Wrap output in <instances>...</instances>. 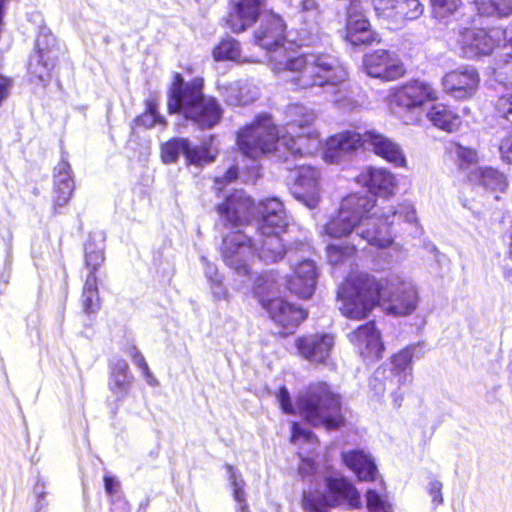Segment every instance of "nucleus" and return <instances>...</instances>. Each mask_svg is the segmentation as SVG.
Wrapping results in <instances>:
<instances>
[{
    "instance_id": "f257e3e1",
    "label": "nucleus",
    "mask_w": 512,
    "mask_h": 512,
    "mask_svg": "<svg viewBox=\"0 0 512 512\" xmlns=\"http://www.w3.org/2000/svg\"><path fill=\"white\" fill-rule=\"evenodd\" d=\"M216 209L221 223L230 228L248 223L256 211L262 215L253 238L237 230L223 239V260L238 275L250 274L249 262L253 257L257 256L265 263H275L285 253L288 254L279 236L288 225V218L283 203L278 198H267L256 206L244 191L239 190L229 195Z\"/></svg>"
},
{
    "instance_id": "f03ea898",
    "label": "nucleus",
    "mask_w": 512,
    "mask_h": 512,
    "mask_svg": "<svg viewBox=\"0 0 512 512\" xmlns=\"http://www.w3.org/2000/svg\"><path fill=\"white\" fill-rule=\"evenodd\" d=\"M400 220L416 222V210L410 202L380 206L375 196L368 192L347 195L341 201L337 215L323 227V232L333 238L353 235V243L328 245L329 263L338 265L350 260L361 242L380 249L389 247L393 243L390 226Z\"/></svg>"
},
{
    "instance_id": "7ed1b4c3",
    "label": "nucleus",
    "mask_w": 512,
    "mask_h": 512,
    "mask_svg": "<svg viewBox=\"0 0 512 512\" xmlns=\"http://www.w3.org/2000/svg\"><path fill=\"white\" fill-rule=\"evenodd\" d=\"M286 127H277L269 115H260L237 136L242 154L253 160L263 155L288 162L290 158L313 155L321 147L318 133L311 129L316 119L313 110L293 104L287 108Z\"/></svg>"
},
{
    "instance_id": "20e7f679",
    "label": "nucleus",
    "mask_w": 512,
    "mask_h": 512,
    "mask_svg": "<svg viewBox=\"0 0 512 512\" xmlns=\"http://www.w3.org/2000/svg\"><path fill=\"white\" fill-rule=\"evenodd\" d=\"M286 23L275 13L265 14L254 31V43L269 54L268 63L275 73H290V82L299 89L335 88L347 78L337 58L324 53L292 56L284 46Z\"/></svg>"
},
{
    "instance_id": "39448f33",
    "label": "nucleus",
    "mask_w": 512,
    "mask_h": 512,
    "mask_svg": "<svg viewBox=\"0 0 512 512\" xmlns=\"http://www.w3.org/2000/svg\"><path fill=\"white\" fill-rule=\"evenodd\" d=\"M390 292L376 279L365 272H354L348 276L338 290L339 310L348 319L366 318L379 303L388 297V311L399 316L411 314L417 307L418 293L413 283L393 279L387 282Z\"/></svg>"
},
{
    "instance_id": "423d86ee",
    "label": "nucleus",
    "mask_w": 512,
    "mask_h": 512,
    "mask_svg": "<svg viewBox=\"0 0 512 512\" xmlns=\"http://www.w3.org/2000/svg\"><path fill=\"white\" fill-rule=\"evenodd\" d=\"M202 86V79L184 83L182 76L176 74L167 106L170 113H180L200 128L209 129L219 123L222 108L216 99L203 95Z\"/></svg>"
},
{
    "instance_id": "0eeeda50",
    "label": "nucleus",
    "mask_w": 512,
    "mask_h": 512,
    "mask_svg": "<svg viewBox=\"0 0 512 512\" xmlns=\"http://www.w3.org/2000/svg\"><path fill=\"white\" fill-rule=\"evenodd\" d=\"M300 415L310 425L336 429L343 423L340 396L326 383L311 385L297 399Z\"/></svg>"
},
{
    "instance_id": "6e6552de",
    "label": "nucleus",
    "mask_w": 512,
    "mask_h": 512,
    "mask_svg": "<svg viewBox=\"0 0 512 512\" xmlns=\"http://www.w3.org/2000/svg\"><path fill=\"white\" fill-rule=\"evenodd\" d=\"M278 290L271 275H263L256 281L255 296L270 318L281 326L286 334L292 333L307 317L306 311L281 297H273Z\"/></svg>"
},
{
    "instance_id": "1a4fd4ad",
    "label": "nucleus",
    "mask_w": 512,
    "mask_h": 512,
    "mask_svg": "<svg viewBox=\"0 0 512 512\" xmlns=\"http://www.w3.org/2000/svg\"><path fill=\"white\" fill-rule=\"evenodd\" d=\"M424 352L420 343L413 344L400 350L398 353L391 357L389 376L382 386L379 384L377 388L373 382H381L384 377L385 370L377 369L374 373L373 380L370 384L377 389V393H383L385 390H391L393 396V403L396 407H400L403 400V393L398 392L396 387L406 386L413 381V359H420L423 357Z\"/></svg>"
},
{
    "instance_id": "9d476101",
    "label": "nucleus",
    "mask_w": 512,
    "mask_h": 512,
    "mask_svg": "<svg viewBox=\"0 0 512 512\" xmlns=\"http://www.w3.org/2000/svg\"><path fill=\"white\" fill-rule=\"evenodd\" d=\"M437 97V91L429 83L415 80L398 88L391 103L394 113L405 124L413 125L420 122L424 105L435 101Z\"/></svg>"
},
{
    "instance_id": "9b49d317",
    "label": "nucleus",
    "mask_w": 512,
    "mask_h": 512,
    "mask_svg": "<svg viewBox=\"0 0 512 512\" xmlns=\"http://www.w3.org/2000/svg\"><path fill=\"white\" fill-rule=\"evenodd\" d=\"M326 493L309 491L303 493L302 505L305 512H328V508L346 503L351 507L360 505L356 488L344 478H326Z\"/></svg>"
},
{
    "instance_id": "f8f14e48",
    "label": "nucleus",
    "mask_w": 512,
    "mask_h": 512,
    "mask_svg": "<svg viewBox=\"0 0 512 512\" xmlns=\"http://www.w3.org/2000/svg\"><path fill=\"white\" fill-rule=\"evenodd\" d=\"M310 253V245L302 242L288 249L289 261L293 263V275L288 279L287 287L291 293L302 299L313 295L318 278L315 262L306 257Z\"/></svg>"
},
{
    "instance_id": "ddd939ff",
    "label": "nucleus",
    "mask_w": 512,
    "mask_h": 512,
    "mask_svg": "<svg viewBox=\"0 0 512 512\" xmlns=\"http://www.w3.org/2000/svg\"><path fill=\"white\" fill-rule=\"evenodd\" d=\"M35 48L28 64L30 80L46 86L51 80L59 51L57 41L48 28L40 27Z\"/></svg>"
},
{
    "instance_id": "4468645a",
    "label": "nucleus",
    "mask_w": 512,
    "mask_h": 512,
    "mask_svg": "<svg viewBox=\"0 0 512 512\" xmlns=\"http://www.w3.org/2000/svg\"><path fill=\"white\" fill-rule=\"evenodd\" d=\"M323 11L316 0H302L298 6V26L296 36L289 32L290 41L298 46H315L326 38L321 31Z\"/></svg>"
},
{
    "instance_id": "2eb2a0df",
    "label": "nucleus",
    "mask_w": 512,
    "mask_h": 512,
    "mask_svg": "<svg viewBox=\"0 0 512 512\" xmlns=\"http://www.w3.org/2000/svg\"><path fill=\"white\" fill-rule=\"evenodd\" d=\"M512 35V27L503 29L493 27L488 31L484 29H466L461 34V42L466 53L470 57L488 55L495 48L502 51L503 43L509 42Z\"/></svg>"
},
{
    "instance_id": "dca6fc26",
    "label": "nucleus",
    "mask_w": 512,
    "mask_h": 512,
    "mask_svg": "<svg viewBox=\"0 0 512 512\" xmlns=\"http://www.w3.org/2000/svg\"><path fill=\"white\" fill-rule=\"evenodd\" d=\"M480 76L472 66H461L447 72L442 78L445 93L457 100L473 97L479 88Z\"/></svg>"
},
{
    "instance_id": "f3484780",
    "label": "nucleus",
    "mask_w": 512,
    "mask_h": 512,
    "mask_svg": "<svg viewBox=\"0 0 512 512\" xmlns=\"http://www.w3.org/2000/svg\"><path fill=\"white\" fill-rule=\"evenodd\" d=\"M291 194L309 209H314L320 202L319 172L311 166L301 165L296 171Z\"/></svg>"
},
{
    "instance_id": "a211bd4d",
    "label": "nucleus",
    "mask_w": 512,
    "mask_h": 512,
    "mask_svg": "<svg viewBox=\"0 0 512 512\" xmlns=\"http://www.w3.org/2000/svg\"><path fill=\"white\" fill-rule=\"evenodd\" d=\"M373 6L379 17L396 24L419 18L424 11L419 0H373Z\"/></svg>"
},
{
    "instance_id": "6ab92c4d",
    "label": "nucleus",
    "mask_w": 512,
    "mask_h": 512,
    "mask_svg": "<svg viewBox=\"0 0 512 512\" xmlns=\"http://www.w3.org/2000/svg\"><path fill=\"white\" fill-rule=\"evenodd\" d=\"M363 65L369 76L387 81L404 74V67L398 57L387 50H377L365 55Z\"/></svg>"
},
{
    "instance_id": "aec40b11",
    "label": "nucleus",
    "mask_w": 512,
    "mask_h": 512,
    "mask_svg": "<svg viewBox=\"0 0 512 512\" xmlns=\"http://www.w3.org/2000/svg\"><path fill=\"white\" fill-rule=\"evenodd\" d=\"M335 338L329 333H317L299 337L295 346L301 357L311 363H325L330 357Z\"/></svg>"
},
{
    "instance_id": "412c9836",
    "label": "nucleus",
    "mask_w": 512,
    "mask_h": 512,
    "mask_svg": "<svg viewBox=\"0 0 512 512\" xmlns=\"http://www.w3.org/2000/svg\"><path fill=\"white\" fill-rule=\"evenodd\" d=\"M267 0H230L231 10L228 26L234 33H241L251 27L259 18Z\"/></svg>"
},
{
    "instance_id": "4be33fe9",
    "label": "nucleus",
    "mask_w": 512,
    "mask_h": 512,
    "mask_svg": "<svg viewBox=\"0 0 512 512\" xmlns=\"http://www.w3.org/2000/svg\"><path fill=\"white\" fill-rule=\"evenodd\" d=\"M366 147L365 132L361 134L357 131H344L327 140L324 158L330 163L338 162L341 157Z\"/></svg>"
},
{
    "instance_id": "5701e85b",
    "label": "nucleus",
    "mask_w": 512,
    "mask_h": 512,
    "mask_svg": "<svg viewBox=\"0 0 512 512\" xmlns=\"http://www.w3.org/2000/svg\"><path fill=\"white\" fill-rule=\"evenodd\" d=\"M348 338L362 356L375 359L382 357L384 345L373 321L359 326L348 334Z\"/></svg>"
},
{
    "instance_id": "b1692460",
    "label": "nucleus",
    "mask_w": 512,
    "mask_h": 512,
    "mask_svg": "<svg viewBox=\"0 0 512 512\" xmlns=\"http://www.w3.org/2000/svg\"><path fill=\"white\" fill-rule=\"evenodd\" d=\"M366 149L392 163L396 167H406V157L399 144L375 130L365 131Z\"/></svg>"
},
{
    "instance_id": "393cba45",
    "label": "nucleus",
    "mask_w": 512,
    "mask_h": 512,
    "mask_svg": "<svg viewBox=\"0 0 512 512\" xmlns=\"http://www.w3.org/2000/svg\"><path fill=\"white\" fill-rule=\"evenodd\" d=\"M357 183L380 196L392 195L397 187L394 174L384 168L366 167L357 177Z\"/></svg>"
},
{
    "instance_id": "a878e982",
    "label": "nucleus",
    "mask_w": 512,
    "mask_h": 512,
    "mask_svg": "<svg viewBox=\"0 0 512 512\" xmlns=\"http://www.w3.org/2000/svg\"><path fill=\"white\" fill-rule=\"evenodd\" d=\"M346 39L354 46L372 44L377 40L370 23L360 12L349 10L346 24Z\"/></svg>"
},
{
    "instance_id": "bb28decb",
    "label": "nucleus",
    "mask_w": 512,
    "mask_h": 512,
    "mask_svg": "<svg viewBox=\"0 0 512 512\" xmlns=\"http://www.w3.org/2000/svg\"><path fill=\"white\" fill-rule=\"evenodd\" d=\"M71 172V166L64 158L54 169V204L57 207L65 206L72 196L74 181Z\"/></svg>"
},
{
    "instance_id": "cd10ccee",
    "label": "nucleus",
    "mask_w": 512,
    "mask_h": 512,
    "mask_svg": "<svg viewBox=\"0 0 512 512\" xmlns=\"http://www.w3.org/2000/svg\"><path fill=\"white\" fill-rule=\"evenodd\" d=\"M133 375L124 359H114L110 362L108 386L118 400H123L129 393Z\"/></svg>"
},
{
    "instance_id": "c85d7f7f",
    "label": "nucleus",
    "mask_w": 512,
    "mask_h": 512,
    "mask_svg": "<svg viewBox=\"0 0 512 512\" xmlns=\"http://www.w3.org/2000/svg\"><path fill=\"white\" fill-rule=\"evenodd\" d=\"M468 180L486 190L503 192L507 186L505 175L492 167H477L468 173Z\"/></svg>"
},
{
    "instance_id": "c756f323",
    "label": "nucleus",
    "mask_w": 512,
    "mask_h": 512,
    "mask_svg": "<svg viewBox=\"0 0 512 512\" xmlns=\"http://www.w3.org/2000/svg\"><path fill=\"white\" fill-rule=\"evenodd\" d=\"M221 95L225 102L232 106L246 105L258 98L259 92L256 86L236 81L221 87Z\"/></svg>"
},
{
    "instance_id": "7c9ffc66",
    "label": "nucleus",
    "mask_w": 512,
    "mask_h": 512,
    "mask_svg": "<svg viewBox=\"0 0 512 512\" xmlns=\"http://www.w3.org/2000/svg\"><path fill=\"white\" fill-rule=\"evenodd\" d=\"M426 116L433 126L449 133L457 131L461 125L460 116L442 103L433 104Z\"/></svg>"
},
{
    "instance_id": "2f4dec72",
    "label": "nucleus",
    "mask_w": 512,
    "mask_h": 512,
    "mask_svg": "<svg viewBox=\"0 0 512 512\" xmlns=\"http://www.w3.org/2000/svg\"><path fill=\"white\" fill-rule=\"evenodd\" d=\"M344 463L360 480L368 481L375 477L376 465L369 455L363 451H350L342 454Z\"/></svg>"
},
{
    "instance_id": "473e14b6",
    "label": "nucleus",
    "mask_w": 512,
    "mask_h": 512,
    "mask_svg": "<svg viewBox=\"0 0 512 512\" xmlns=\"http://www.w3.org/2000/svg\"><path fill=\"white\" fill-rule=\"evenodd\" d=\"M494 74L499 83L512 85V35L509 37V42L502 45Z\"/></svg>"
},
{
    "instance_id": "72a5a7b5",
    "label": "nucleus",
    "mask_w": 512,
    "mask_h": 512,
    "mask_svg": "<svg viewBox=\"0 0 512 512\" xmlns=\"http://www.w3.org/2000/svg\"><path fill=\"white\" fill-rule=\"evenodd\" d=\"M214 58L217 61L231 60L239 63L258 62L256 59L241 55L240 44L235 39H225L214 49Z\"/></svg>"
},
{
    "instance_id": "f704fd0d",
    "label": "nucleus",
    "mask_w": 512,
    "mask_h": 512,
    "mask_svg": "<svg viewBox=\"0 0 512 512\" xmlns=\"http://www.w3.org/2000/svg\"><path fill=\"white\" fill-rule=\"evenodd\" d=\"M446 151L456 161L460 169H466L470 165L476 164L479 160L478 152L475 149L463 146L457 142L448 143Z\"/></svg>"
},
{
    "instance_id": "c9c22d12",
    "label": "nucleus",
    "mask_w": 512,
    "mask_h": 512,
    "mask_svg": "<svg viewBox=\"0 0 512 512\" xmlns=\"http://www.w3.org/2000/svg\"><path fill=\"white\" fill-rule=\"evenodd\" d=\"M82 303L85 313L96 312L100 308V299L97 289V278L93 273H89L83 288Z\"/></svg>"
},
{
    "instance_id": "e433bc0d",
    "label": "nucleus",
    "mask_w": 512,
    "mask_h": 512,
    "mask_svg": "<svg viewBox=\"0 0 512 512\" xmlns=\"http://www.w3.org/2000/svg\"><path fill=\"white\" fill-rule=\"evenodd\" d=\"M225 467L229 474L234 500L237 502L236 512H250L246 503V494L244 491L245 482L241 474H239L232 465L227 464Z\"/></svg>"
},
{
    "instance_id": "4c0bfd02",
    "label": "nucleus",
    "mask_w": 512,
    "mask_h": 512,
    "mask_svg": "<svg viewBox=\"0 0 512 512\" xmlns=\"http://www.w3.org/2000/svg\"><path fill=\"white\" fill-rule=\"evenodd\" d=\"M185 159L188 164L204 166L214 161L215 154L206 145H192L188 140V149H186Z\"/></svg>"
},
{
    "instance_id": "58836bf2",
    "label": "nucleus",
    "mask_w": 512,
    "mask_h": 512,
    "mask_svg": "<svg viewBox=\"0 0 512 512\" xmlns=\"http://www.w3.org/2000/svg\"><path fill=\"white\" fill-rule=\"evenodd\" d=\"M188 149L187 138H173L162 145L161 157L164 163L170 164L177 161L180 154L185 156Z\"/></svg>"
},
{
    "instance_id": "ea45409f",
    "label": "nucleus",
    "mask_w": 512,
    "mask_h": 512,
    "mask_svg": "<svg viewBox=\"0 0 512 512\" xmlns=\"http://www.w3.org/2000/svg\"><path fill=\"white\" fill-rule=\"evenodd\" d=\"M474 1L481 14L493 15L497 13L500 16H505L512 13V0H489L487 6L484 0Z\"/></svg>"
},
{
    "instance_id": "a19ab883",
    "label": "nucleus",
    "mask_w": 512,
    "mask_h": 512,
    "mask_svg": "<svg viewBox=\"0 0 512 512\" xmlns=\"http://www.w3.org/2000/svg\"><path fill=\"white\" fill-rule=\"evenodd\" d=\"M104 259L103 247H97L91 242H88L85 245V263L87 268L90 270L89 273H93L95 275L96 270L104 262Z\"/></svg>"
},
{
    "instance_id": "79ce46f5",
    "label": "nucleus",
    "mask_w": 512,
    "mask_h": 512,
    "mask_svg": "<svg viewBox=\"0 0 512 512\" xmlns=\"http://www.w3.org/2000/svg\"><path fill=\"white\" fill-rule=\"evenodd\" d=\"M432 12L436 19L444 20L454 14L460 6V0H430Z\"/></svg>"
},
{
    "instance_id": "37998d69",
    "label": "nucleus",
    "mask_w": 512,
    "mask_h": 512,
    "mask_svg": "<svg viewBox=\"0 0 512 512\" xmlns=\"http://www.w3.org/2000/svg\"><path fill=\"white\" fill-rule=\"evenodd\" d=\"M136 122L145 128H152L157 123L165 124L164 118L158 114L156 106L151 102L148 103L146 111L136 119Z\"/></svg>"
},
{
    "instance_id": "c03bdc74",
    "label": "nucleus",
    "mask_w": 512,
    "mask_h": 512,
    "mask_svg": "<svg viewBox=\"0 0 512 512\" xmlns=\"http://www.w3.org/2000/svg\"><path fill=\"white\" fill-rule=\"evenodd\" d=\"M366 502L369 512H391V506L383 496L374 489L367 491Z\"/></svg>"
},
{
    "instance_id": "a18cd8bd",
    "label": "nucleus",
    "mask_w": 512,
    "mask_h": 512,
    "mask_svg": "<svg viewBox=\"0 0 512 512\" xmlns=\"http://www.w3.org/2000/svg\"><path fill=\"white\" fill-rule=\"evenodd\" d=\"M496 109L500 116L512 123V93L500 96L496 103Z\"/></svg>"
},
{
    "instance_id": "49530a36",
    "label": "nucleus",
    "mask_w": 512,
    "mask_h": 512,
    "mask_svg": "<svg viewBox=\"0 0 512 512\" xmlns=\"http://www.w3.org/2000/svg\"><path fill=\"white\" fill-rule=\"evenodd\" d=\"M301 440L313 443L316 440V437L309 429L303 428L298 423H293L291 441L297 444Z\"/></svg>"
},
{
    "instance_id": "de8ad7c7",
    "label": "nucleus",
    "mask_w": 512,
    "mask_h": 512,
    "mask_svg": "<svg viewBox=\"0 0 512 512\" xmlns=\"http://www.w3.org/2000/svg\"><path fill=\"white\" fill-rule=\"evenodd\" d=\"M33 494L36 498L34 512H43L47 507V503L45 502V483L42 480L36 482L33 488Z\"/></svg>"
},
{
    "instance_id": "09e8293b",
    "label": "nucleus",
    "mask_w": 512,
    "mask_h": 512,
    "mask_svg": "<svg viewBox=\"0 0 512 512\" xmlns=\"http://www.w3.org/2000/svg\"><path fill=\"white\" fill-rule=\"evenodd\" d=\"M210 289L215 301H227L229 299V292L228 289L223 285V278L214 279V282L210 283Z\"/></svg>"
},
{
    "instance_id": "8fccbe9b",
    "label": "nucleus",
    "mask_w": 512,
    "mask_h": 512,
    "mask_svg": "<svg viewBox=\"0 0 512 512\" xmlns=\"http://www.w3.org/2000/svg\"><path fill=\"white\" fill-rule=\"evenodd\" d=\"M277 398L279 400L281 409L283 410L284 413H286V414H294L295 413V409L292 404L289 391L286 387L282 386L279 389Z\"/></svg>"
},
{
    "instance_id": "3c124183",
    "label": "nucleus",
    "mask_w": 512,
    "mask_h": 512,
    "mask_svg": "<svg viewBox=\"0 0 512 512\" xmlns=\"http://www.w3.org/2000/svg\"><path fill=\"white\" fill-rule=\"evenodd\" d=\"M499 150L502 158L507 162L512 163V131L502 139Z\"/></svg>"
},
{
    "instance_id": "603ef678",
    "label": "nucleus",
    "mask_w": 512,
    "mask_h": 512,
    "mask_svg": "<svg viewBox=\"0 0 512 512\" xmlns=\"http://www.w3.org/2000/svg\"><path fill=\"white\" fill-rule=\"evenodd\" d=\"M428 492L432 497V502L434 505L438 506L443 503L442 496V483L438 480L431 481L429 483Z\"/></svg>"
},
{
    "instance_id": "864d4df0",
    "label": "nucleus",
    "mask_w": 512,
    "mask_h": 512,
    "mask_svg": "<svg viewBox=\"0 0 512 512\" xmlns=\"http://www.w3.org/2000/svg\"><path fill=\"white\" fill-rule=\"evenodd\" d=\"M201 261L204 267V274L209 283L214 282V279H221L222 276L219 274L217 267L210 263L206 257L202 256Z\"/></svg>"
},
{
    "instance_id": "5fc2aeb1",
    "label": "nucleus",
    "mask_w": 512,
    "mask_h": 512,
    "mask_svg": "<svg viewBox=\"0 0 512 512\" xmlns=\"http://www.w3.org/2000/svg\"><path fill=\"white\" fill-rule=\"evenodd\" d=\"M132 361L142 371L143 375L147 379V382L149 384H152L154 381V377L152 376L148 364L142 353H139L136 357L132 359Z\"/></svg>"
},
{
    "instance_id": "6e6d98bb",
    "label": "nucleus",
    "mask_w": 512,
    "mask_h": 512,
    "mask_svg": "<svg viewBox=\"0 0 512 512\" xmlns=\"http://www.w3.org/2000/svg\"><path fill=\"white\" fill-rule=\"evenodd\" d=\"M105 491L109 496H114L118 493L119 482L112 476L106 475L104 477Z\"/></svg>"
},
{
    "instance_id": "4d7b16f0",
    "label": "nucleus",
    "mask_w": 512,
    "mask_h": 512,
    "mask_svg": "<svg viewBox=\"0 0 512 512\" xmlns=\"http://www.w3.org/2000/svg\"><path fill=\"white\" fill-rule=\"evenodd\" d=\"M238 176V169L237 167H230L227 172L225 173V175L223 176V178H216L215 179V182L216 184L218 183H223V182H232L234 181Z\"/></svg>"
},
{
    "instance_id": "13d9d810",
    "label": "nucleus",
    "mask_w": 512,
    "mask_h": 512,
    "mask_svg": "<svg viewBox=\"0 0 512 512\" xmlns=\"http://www.w3.org/2000/svg\"><path fill=\"white\" fill-rule=\"evenodd\" d=\"M314 463L311 460L304 459L299 465V473L304 477L314 471Z\"/></svg>"
},
{
    "instance_id": "bf43d9fd",
    "label": "nucleus",
    "mask_w": 512,
    "mask_h": 512,
    "mask_svg": "<svg viewBox=\"0 0 512 512\" xmlns=\"http://www.w3.org/2000/svg\"><path fill=\"white\" fill-rule=\"evenodd\" d=\"M112 512H129L128 503L125 501H116L113 503V507L111 509Z\"/></svg>"
},
{
    "instance_id": "052dcab7",
    "label": "nucleus",
    "mask_w": 512,
    "mask_h": 512,
    "mask_svg": "<svg viewBox=\"0 0 512 512\" xmlns=\"http://www.w3.org/2000/svg\"><path fill=\"white\" fill-rule=\"evenodd\" d=\"M125 353L129 357H131V359H133L134 357H136L141 352L135 346H130V347H127V349L125 350Z\"/></svg>"
},
{
    "instance_id": "680f3d73",
    "label": "nucleus",
    "mask_w": 512,
    "mask_h": 512,
    "mask_svg": "<svg viewBox=\"0 0 512 512\" xmlns=\"http://www.w3.org/2000/svg\"><path fill=\"white\" fill-rule=\"evenodd\" d=\"M504 277H505L508 281L512 282V269H507V268H506V269H505V271H504Z\"/></svg>"
},
{
    "instance_id": "e2e57ef3",
    "label": "nucleus",
    "mask_w": 512,
    "mask_h": 512,
    "mask_svg": "<svg viewBox=\"0 0 512 512\" xmlns=\"http://www.w3.org/2000/svg\"><path fill=\"white\" fill-rule=\"evenodd\" d=\"M340 93V89L338 88L335 92V96H333L330 100L334 103H339L341 101L340 97H337L336 94Z\"/></svg>"
},
{
    "instance_id": "0e129e2a",
    "label": "nucleus",
    "mask_w": 512,
    "mask_h": 512,
    "mask_svg": "<svg viewBox=\"0 0 512 512\" xmlns=\"http://www.w3.org/2000/svg\"><path fill=\"white\" fill-rule=\"evenodd\" d=\"M432 250L437 252V248L435 246H432Z\"/></svg>"
}]
</instances>
